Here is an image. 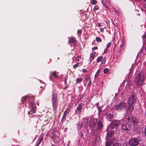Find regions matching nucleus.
<instances>
[{"instance_id": "f257e3e1", "label": "nucleus", "mask_w": 146, "mask_h": 146, "mask_svg": "<svg viewBox=\"0 0 146 146\" xmlns=\"http://www.w3.org/2000/svg\"><path fill=\"white\" fill-rule=\"evenodd\" d=\"M145 78V73L143 72H140L134 79L136 85L139 87L142 86Z\"/></svg>"}, {"instance_id": "f03ea898", "label": "nucleus", "mask_w": 146, "mask_h": 146, "mask_svg": "<svg viewBox=\"0 0 146 146\" xmlns=\"http://www.w3.org/2000/svg\"><path fill=\"white\" fill-rule=\"evenodd\" d=\"M131 129L132 125L129 123H125L121 125V129L124 131L129 132Z\"/></svg>"}, {"instance_id": "7ed1b4c3", "label": "nucleus", "mask_w": 146, "mask_h": 146, "mask_svg": "<svg viewBox=\"0 0 146 146\" xmlns=\"http://www.w3.org/2000/svg\"><path fill=\"white\" fill-rule=\"evenodd\" d=\"M139 141L137 138H132L129 141V144L131 146H136L138 145Z\"/></svg>"}, {"instance_id": "20e7f679", "label": "nucleus", "mask_w": 146, "mask_h": 146, "mask_svg": "<svg viewBox=\"0 0 146 146\" xmlns=\"http://www.w3.org/2000/svg\"><path fill=\"white\" fill-rule=\"evenodd\" d=\"M126 107V104L124 101L121 102L118 105L116 106V110L121 111L124 110Z\"/></svg>"}, {"instance_id": "39448f33", "label": "nucleus", "mask_w": 146, "mask_h": 146, "mask_svg": "<svg viewBox=\"0 0 146 146\" xmlns=\"http://www.w3.org/2000/svg\"><path fill=\"white\" fill-rule=\"evenodd\" d=\"M120 121L114 120L110 124V127L113 129L115 127H117L120 125Z\"/></svg>"}, {"instance_id": "423d86ee", "label": "nucleus", "mask_w": 146, "mask_h": 146, "mask_svg": "<svg viewBox=\"0 0 146 146\" xmlns=\"http://www.w3.org/2000/svg\"><path fill=\"white\" fill-rule=\"evenodd\" d=\"M115 142H117L116 139L113 137L108 139L106 143V146H110L112 144H114Z\"/></svg>"}, {"instance_id": "0eeeda50", "label": "nucleus", "mask_w": 146, "mask_h": 146, "mask_svg": "<svg viewBox=\"0 0 146 146\" xmlns=\"http://www.w3.org/2000/svg\"><path fill=\"white\" fill-rule=\"evenodd\" d=\"M135 96L134 94L132 95L130 97L128 100V103L129 105H133L135 103Z\"/></svg>"}, {"instance_id": "6e6552de", "label": "nucleus", "mask_w": 146, "mask_h": 146, "mask_svg": "<svg viewBox=\"0 0 146 146\" xmlns=\"http://www.w3.org/2000/svg\"><path fill=\"white\" fill-rule=\"evenodd\" d=\"M97 120L96 119H93L91 120L89 123L90 127H93L95 126Z\"/></svg>"}, {"instance_id": "1a4fd4ad", "label": "nucleus", "mask_w": 146, "mask_h": 146, "mask_svg": "<svg viewBox=\"0 0 146 146\" xmlns=\"http://www.w3.org/2000/svg\"><path fill=\"white\" fill-rule=\"evenodd\" d=\"M70 111V110L69 108H68L66 110V111L64 112V114L62 119V121L64 122L65 120L66 117L69 114Z\"/></svg>"}, {"instance_id": "9d476101", "label": "nucleus", "mask_w": 146, "mask_h": 146, "mask_svg": "<svg viewBox=\"0 0 146 146\" xmlns=\"http://www.w3.org/2000/svg\"><path fill=\"white\" fill-rule=\"evenodd\" d=\"M134 108V107L133 105H129L127 108L126 109L127 113H129V114L131 113Z\"/></svg>"}, {"instance_id": "9b49d317", "label": "nucleus", "mask_w": 146, "mask_h": 146, "mask_svg": "<svg viewBox=\"0 0 146 146\" xmlns=\"http://www.w3.org/2000/svg\"><path fill=\"white\" fill-rule=\"evenodd\" d=\"M68 42L69 44L71 45L72 44L75 43L76 45V41L75 39L73 37H69L68 38Z\"/></svg>"}, {"instance_id": "f8f14e48", "label": "nucleus", "mask_w": 146, "mask_h": 146, "mask_svg": "<svg viewBox=\"0 0 146 146\" xmlns=\"http://www.w3.org/2000/svg\"><path fill=\"white\" fill-rule=\"evenodd\" d=\"M31 105L32 107V110H31V112H32L33 113H35L36 111V104L34 102H32L31 103Z\"/></svg>"}, {"instance_id": "ddd939ff", "label": "nucleus", "mask_w": 146, "mask_h": 146, "mask_svg": "<svg viewBox=\"0 0 146 146\" xmlns=\"http://www.w3.org/2000/svg\"><path fill=\"white\" fill-rule=\"evenodd\" d=\"M43 138V136L42 135H41L39 137L37 143L35 145V146H38L42 141Z\"/></svg>"}, {"instance_id": "4468645a", "label": "nucleus", "mask_w": 146, "mask_h": 146, "mask_svg": "<svg viewBox=\"0 0 146 146\" xmlns=\"http://www.w3.org/2000/svg\"><path fill=\"white\" fill-rule=\"evenodd\" d=\"M43 138V136L42 135H41L39 137L37 143L35 145V146H38L42 141Z\"/></svg>"}, {"instance_id": "2eb2a0df", "label": "nucleus", "mask_w": 146, "mask_h": 146, "mask_svg": "<svg viewBox=\"0 0 146 146\" xmlns=\"http://www.w3.org/2000/svg\"><path fill=\"white\" fill-rule=\"evenodd\" d=\"M82 109V106L81 104H79L77 108V111H75V112L77 113L80 114L81 112Z\"/></svg>"}, {"instance_id": "dca6fc26", "label": "nucleus", "mask_w": 146, "mask_h": 146, "mask_svg": "<svg viewBox=\"0 0 146 146\" xmlns=\"http://www.w3.org/2000/svg\"><path fill=\"white\" fill-rule=\"evenodd\" d=\"M97 126V130L101 129L103 127V125L101 121H98V122Z\"/></svg>"}, {"instance_id": "f3484780", "label": "nucleus", "mask_w": 146, "mask_h": 146, "mask_svg": "<svg viewBox=\"0 0 146 146\" xmlns=\"http://www.w3.org/2000/svg\"><path fill=\"white\" fill-rule=\"evenodd\" d=\"M53 107L54 109L56 108L57 105V100H52Z\"/></svg>"}, {"instance_id": "a211bd4d", "label": "nucleus", "mask_w": 146, "mask_h": 146, "mask_svg": "<svg viewBox=\"0 0 146 146\" xmlns=\"http://www.w3.org/2000/svg\"><path fill=\"white\" fill-rule=\"evenodd\" d=\"M96 52H94L91 53L90 56V60L91 61L93 60L94 59V57L96 55Z\"/></svg>"}, {"instance_id": "6ab92c4d", "label": "nucleus", "mask_w": 146, "mask_h": 146, "mask_svg": "<svg viewBox=\"0 0 146 146\" xmlns=\"http://www.w3.org/2000/svg\"><path fill=\"white\" fill-rule=\"evenodd\" d=\"M127 121L128 122H130L131 121H133V123H135V118H133L132 117H127Z\"/></svg>"}, {"instance_id": "aec40b11", "label": "nucleus", "mask_w": 146, "mask_h": 146, "mask_svg": "<svg viewBox=\"0 0 146 146\" xmlns=\"http://www.w3.org/2000/svg\"><path fill=\"white\" fill-rule=\"evenodd\" d=\"M107 118L109 121H111L113 118V114L111 113H107Z\"/></svg>"}, {"instance_id": "412c9836", "label": "nucleus", "mask_w": 146, "mask_h": 146, "mask_svg": "<svg viewBox=\"0 0 146 146\" xmlns=\"http://www.w3.org/2000/svg\"><path fill=\"white\" fill-rule=\"evenodd\" d=\"M55 131L53 130H52L50 131H49L48 133L50 136L51 137H53L55 135Z\"/></svg>"}, {"instance_id": "4be33fe9", "label": "nucleus", "mask_w": 146, "mask_h": 146, "mask_svg": "<svg viewBox=\"0 0 146 146\" xmlns=\"http://www.w3.org/2000/svg\"><path fill=\"white\" fill-rule=\"evenodd\" d=\"M50 73L51 74V75H53L55 78H58V76L56 71L51 72Z\"/></svg>"}, {"instance_id": "5701e85b", "label": "nucleus", "mask_w": 146, "mask_h": 146, "mask_svg": "<svg viewBox=\"0 0 146 146\" xmlns=\"http://www.w3.org/2000/svg\"><path fill=\"white\" fill-rule=\"evenodd\" d=\"M113 136L112 132L111 131H108L107 133V137H111Z\"/></svg>"}, {"instance_id": "b1692460", "label": "nucleus", "mask_w": 146, "mask_h": 146, "mask_svg": "<svg viewBox=\"0 0 146 146\" xmlns=\"http://www.w3.org/2000/svg\"><path fill=\"white\" fill-rule=\"evenodd\" d=\"M81 65L80 63H77L73 66V68L76 70L77 68L81 66Z\"/></svg>"}, {"instance_id": "393cba45", "label": "nucleus", "mask_w": 146, "mask_h": 146, "mask_svg": "<svg viewBox=\"0 0 146 146\" xmlns=\"http://www.w3.org/2000/svg\"><path fill=\"white\" fill-rule=\"evenodd\" d=\"M103 57L102 56H100L98 57L97 59V62H100L103 59Z\"/></svg>"}, {"instance_id": "a878e982", "label": "nucleus", "mask_w": 146, "mask_h": 146, "mask_svg": "<svg viewBox=\"0 0 146 146\" xmlns=\"http://www.w3.org/2000/svg\"><path fill=\"white\" fill-rule=\"evenodd\" d=\"M100 71L99 70H98V71L96 72L95 76L94 77V78L95 79H97L98 78L99 75V74L100 73Z\"/></svg>"}, {"instance_id": "bb28decb", "label": "nucleus", "mask_w": 146, "mask_h": 146, "mask_svg": "<svg viewBox=\"0 0 146 146\" xmlns=\"http://www.w3.org/2000/svg\"><path fill=\"white\" fill-rule=\"evenodd\" d=\"M83 80V79L82 78H78L76 80V84L80 83Z\"/></svg>"}, {"instance_id": "cd10ccee", "label": "nucleus", "mask_w": 146, "mask_h": 146, "mask_svg": "<svg viewBox=\"0 0 146 146\" xmlns=\"http://www.w3.org/2000/svg\"><path fill=\"white\" fill-rule=\"evenodd\" d=\"M142 38L144 42L146 43V32H145Z\"/></svg>"}, {"instance_id": "c85d7f7f", "label": "nucleus", "mask_w": 146, "mask_h": 146, "mask_svg": "<svg viewBox=\"0 0 146 146\" xmlns=\"http://www.w3.org/2000/svg\"><path fill=\"white\" fill-rule=\"evenodd\" d=\"M84 122L87 123L90 120L89 118L88 117H86L84 118Z\"/></svg>"}, {"instance_id": "c756f323", "label": "nucleus", "mask_w": 146, "mask_h": 146, "mask_svg": "<svg viewBox=\"0 0 146 146\" xmlns=\"http://www.w3.org/2000/svg\"><path fill=\"white\" fill-rule=\"evenodd\" d=\"M122 43L120 45V46L121 48H123L125 45V41L124 39H123L122 40Z\"/></svg>"}, {"instance_id": "7c9ffc66", "label": "nucleus", "mask_w": 146, "mask_h": 146, "mask_svg": "<svg viewBox=\"0 0 146 146\" xmlns=\"http://www.w3.org/2000/svg\"><path fill=\"white\" fill-rule=\"evenodd\" d=\"M57 94H56L54 93L52 94V100H57Z\"/></svg>"}, {"instance_id": "2f4dec72", "label": "nucleus", "mask_w": 146, "mask_h": 146, "mask_svg": "<svg viewBox=\"0 0 146 146\" xmlns=\"http://www.w3.org/2000/svg\"><path fill=\"white\" fill-rule=\"evenodd\" d=\"M90 76L88 75H86V78L85 80L86 81H88V80H90Z\"/></svg>"}, {"instance_id": "473e14b6", "label": "nucleus", "mask_w": 146, "mask_h": 146, "mask_svg": "<svg viewBox=\"0 0 146 146\" xmlns=\"http://www.w3.org/2000/svg\"><path fill=\"white\" fill-rule=\"evenodd\" d=\"M96 40L98 42H100L102 41V40L101 38L98 37H97L96 38Z\"/></svg>"}, {"instance_id": "72a5a7b5", "label": "nucleus", "mask_w": 146, "mask_h": 146, "mask_svg": "<svg viewBox=\"0 0 146 146\" xmlns=\"http://www.w3.org/2000/svg\"><path fill=\"white\" fill-rule=\"evenodd\" d=\"M109 70L108 68H105L103 70V72L104 74H107L109 72Z\"/></svg>"}, {"instance_id": "f704fd0d", "label": "nucleus", "mask_w": 146, "mask_h": 146, "mask_svg": "<svg viewBox=\"0 0 146 146\" xmlns=\"http://www.w3.org/2000/svg\"><path fill=\"white\" fill-rule=\"evenodd\" d=\"M112 146H121V144L119 143L118 142H115L114 144H113Z\"/></svg>"}, {"instance_id": "c9c22d12", "label": "nucleus", "mask_w": 146, "mask_h": 146, "mask_svg": "<svg viewBox=\"0 0 146 146\" xmlns=\"http://www.w3.org/2000/svg\"><path fill=\"white\" fill-rule=\"evenodd\" d=\"M91 3L92 5H95L97 3V1L96 0H93L91 1Z\"/></svg>"}, {"instance_id": "e433bc0d", "label": "nucleus", "mask_w": 146, "mask_h": 146, "mask_svg": "<svg viewBox=\"0 0 146 146\" xmlns=\"http://www.w3.org/2000/svg\"><path fill=\"white\" fill-rule=\"evenodd\" d=\"M99 9V7L98 5H96L95 6L94 8V11H96L97 10H98Z\"/></svg>"}, {"instance_id": "4c0bfd02", "label": "nucleus", "mask_w": 146, "mask_h": 146, "mask_svg": "<svg viewBox=\"0 0 146 146\" xmlns=\"http://www.w3.org/2000/svg\"><path fill=\"white\" fill-rule=\"evenodd\" d=\"M78 128L79 129H81L82 127L83 126V125H82V123H78Z\"/></svg>"}, {"instance_id": "58836bf2", "label": "nucleus", "mask_w": 146, "mask_h": 146, "mask_svg": "<svg viewBox=\"0 0 146 146\" xmlns=\"http://www.w3.org/2000/svg\"><path fill=\"white\" fill-rule=\"evenodd\" d=\"M82 31V30H78L77 31V34L79 35L81 34Z\"/></svg>"}, {"instance_id": "ea45409f", "label": "nucleus", "mask_w": 146, "mask_h": 146, "mask_svg": "<svg viewBox=\"0 0 146 146\" xmlns=\"http://www.w3.org/2000/svg\"><path fill=\"white\" fill-rule=\"evenodd\" d=\"M98 49V47L97 46H95L92 48V50L93 51H94L96 50L97 49Z\"/></svg>"}, {"instance_id": "a19ab883", "label": "nucleus", "mask_w": 146, "mask_h": 146, "mask_svg": "<svg viewBox=\"0 0 146 146\" xmlns=\"http://www.w3.org/2000/svg\"><path fill=\"white\" fill-rule=\"evenodd\" d=\"M111 45V43L110 42L108 43L106 45L107 48H108L109 47H110Z\"/></svg>"}, {"instance_id": "79ce46f5", "label": "nucleus", "mask_w": 146, "mask_h": 146, "mask_svg": "<svg viewBox=\"0 0 146 146\" xmlns=\"http://www.w3.org/2000/svg\"><path fill=\"white\" fill-rule=\"evenodd\" d=\"M91 84V80H90L89 81L88 84V86H90Z\"/></svg>"}, {"instance_id": "37998d69", "label": "nucleus", "mask_w": 146, "mask_h": 146, "mask_svg": "<svg viewBox=\"0 0 146 146\" xmlns=\"http://www.w3.org/2000/svg\"><path fill=\"white\" fill-rule=\"evenodd\" d=\"M27 97V96H25L24 97H23L22 98V101H24L26 99V98Z\"/></svg>"}, {"instance_id": "c03bdc74", "label": "nucleus", "mask_w": 146, "mask_h": 146, "mask_svg": "<svg viewBox=\"0 0 146 146\" xmlns=\"http://www.w3.org/2000/svg\"><path fill=\"white\" fill-rule=\"evenodd\" d=\"M108 51V48H106L105 50H104V53H107Z\"/></svg>"}, {"instance_id": "a18cd8bd", "label": "nucleus", "mask_w": 146, "mask_h": 146, "mask_svg": "<svg viewBox=\"0 0 146 146\" xmlns=\"http://www.w3.org/2000/svg\"><path fill=\"white\" fill-rule=\"evenodd\" d=\"M114 11L117 14H119V11L117 10H114Z\"/></svg>"}, {"instance_id": "49530a36", "label": "nucleus", "mask_w": 146, "mask_h": 146, "mask_svg": "<svg viewBox=\"0 0 146 146\" xmlns=\"http://www.w3.org/2000/svg\"><path fill=\"white\" fill-rule=\"evenodd\" d=\"M81 58V57L80 56H78L76 58V60H79V59Z\"/></svg>"}, {"instance_id": "de8ad7c7", "label": "nucleus", "mask_w": 146, "mask_h": 146, "mask_svg": "<svg viewBox=\"0 0 146 146\" xmlns=\"http://www.w3.org/2000/svg\"><path fill=\"white\" fill-rule=\"evenodd\" d=\"M100 31L101 32H102V33L104 32V28H101L100 29Z\"/></svg>"}, {"instance_id": "09e8293b", "label": "nucleus", "mask_w": 146, "mask_h": 146, "mask_svg": "<svg viewBox=\"0 0 146 146\" xmlns=\"http://www.w3.org/2000/svg\"><path fill=\"white\" fill-rule=\"evenodd\" d=\"M82 71L83 73H85L87 71L85 69H82Z\"/></svg>"}, {"instance_id": "8fccbe9b", "label": "nucleus", "mask_w": 146, "mask_h": 146, "mask_svg": "<svg viewBox=\"0 0 146 146\" xmlns=\"http://www.w3.org/2000/svg\"><path fill=\"white\" fill-rule=\"evenodd\" d=\"M101 25L100 23H98V27H101Z\"/></svg>"}, {"instance_id": "3c124183", "label": "nucleus", "mask_w": 146, "mask_h": 146, "mask_svg": "<svg viewBox=\"0 0 146 146\" xmlns=\"http://www.w3.org/2000/svg\"><path fill=\"white\" fill-rule=\"evenodd\" d=\"M145 134V136H146V127L145 128L144 131Z\"/></svg>"}, {"instance_id": "603ef678", "label": "nucleus", "mask_w": 146, "mask_h": 146, "mask_svg": "<svg viewBox=\"0 0 146 146\" xmlns=\"http://www.w3.org/2000/svg\"><path fill=\"white\" fill-rule=\"evenodd\" d=\"M80 135L81 137H82L84 135L82 133H81L80 134Z\"/></svg>"}, {"instance_id": "864d4df0", "label": "nucleus", "mask_w": 146, "mask_h": 146, "mask_svg": "<svg viewBox=\"0 0 146 146\" xmlns=\"http://www.w3.org/2000/svg\"><path fill=\"white\" fill-rule=\"evenodd\" d=\"M116 46H117V45H116V44H115L114 45V49H115V48H116Z\"/></svg>"}, {"instance_id": "5fc2aeb1", "label": "nucleus", "mask_w": 146, "mask_h": 146, "mask_svg": "<svg viewBox=\"0 0 146 146\" xmlns=\"http://www.w3.org/2000/svg\"><path fill=\"white\" fill-rule=\"evenodd\" d=\"M64 82L65 83L66 82V79H65Z\"/></svg>"}, {"instance_id": "6e6d98bb", "label": "nucleus", "mask_w": 146, "mask_h": 146, "mask_svg": "<svg viewBox=\"0 0 146 146\" xmlns=\"http://www.w3.org/2000/svg\"><path fill=\"white\" fill-rule=\"evenodd\" d=\"M105 7H106V8H108V7L106 6V5L105 4Z\"/></svg>"}, {"instance_id": "4d7b16f0", "label": "nucleus", "mask_w": 146, "mask_h": 146, "mask_svg": "<svg viewBox=\"0 0 146 146\" xmlns=\"http://www.w3.org/2000/svg\"><path fill=\"white\" fill-rule=\"evenodd\" d=\"M29 112H30L29 111L28 112V113L29 114Z\"/></svg>"}, {"instance_id": "13d9d810", "label": "nucleus", "mask_w": 146, "mask_h": 146, "mask_svg": "<svg viewBox=\"0 0 146 146\" xmlns=\"http://www.w3.org/2000/svg\"><path fill=\"white\" fill-rule=\"evenodd\" d=\"M104 28H105V29H106V27H105Z\"/></svg>"}, {"instance_id": "bf43d9fd", "label": "nucleus", "mask_w": 146, "mask_h": 146, "mask_svg": "<svg viewBox=\"0 0 146 146\" xmlns=\"http://www.w3.org/2000/svg\"><path fill=\"white\" fill-rule=\"evenodd\" d=\"M119 91V90H118V91Z\"/></svg>"}, {"instance_id": "052dcab7", "label": "nucleus", "mask_w": 146, "mask_h": 146, "mask_svg": "<svg viewBox=\"0 0 146 146\" xmlns=\"http://www.w3.org/2000/svg\"><path fill=\"white\" fill-rule=\"evenodd\" d=\"M54 146L53 145H52V146Z\"/></svg>"}, {"instance_id": "680f3d73", "label": "nucleus", "mask_w": 146, "mask_h": 146, "mask_svg": "<svg viewBox=\"0 0 146 146\" xmlns=\"http://www.w3.org/2000/svg\"><path fill=\"white\" fill-rule=\"evenodd\" d=\"M17 146H18V145H17Z\"/></svg>"}]
</instances>
